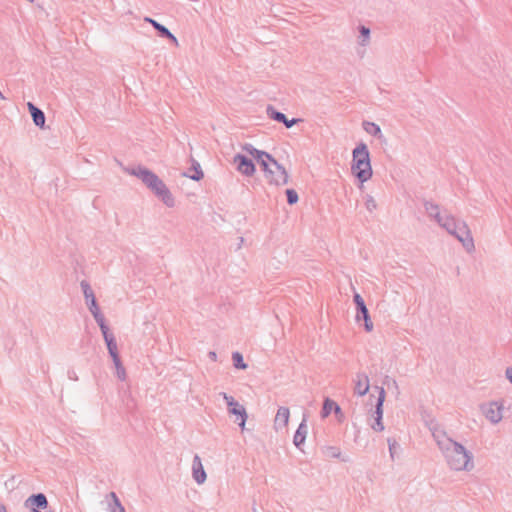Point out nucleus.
I'll list each match as a JSON object with an SVG mask.
<instances>
[{"label": "nucleus", "mask_w": 512, "mask_h": 512, "mask_svg": "<svg viewBox=\"0 0 512 512\" xmlns=\"http://www.w3.org/2000/svg\"><path fill=\"white\" fill-rule=\"evenodd\" d=\"M354 384V393L358 396H364L369 391L370 383L366 373L358 372L354 379Z\"/></svg>", "instance_id": "obj_12"}, {"label": "nucleus", "mask_w": 512, "mask_h": 512, "mask_svg": "<svg viewBox=\"0 0 512 512\" xmlns=\"http://www.w3.org/2000/svg\"><path fill=\"white\" fill-rule=\"evenodd\" d=\"M48 499L44 493H34L24 501V507L30 511L35 509H47Z\"/></svg>", "instance_id": "obj_8"}, {"label": "nucleus", "mask_w": 512, "mask_h": 512, "mask_svg": "<svg viewBox=\"0 0 512 512\" xmlns=\"http://www.w3.org/2000/svg\"><path fill=\"white\" fill-rule=\"evenodd\" d=\"M236 169L246 176H252L256 171V164L253 159L243 154H236L233 159Z\"/></svg>", "instance_id": "obj_7"}, {"label": "nucleus", "mask_w": 512, "mask_h": 512, "mask_svg": "<svg viewBox=\"0 0 512 512\" xmlns=\"http://www.w3.org/2000/svg\"><path fill=\"white\" fill-rule=\"evenodd\" d=\"M440 451L451 470L472 471L474 469L473 454L462 444L453 439L440 443Z\"/></svg>", "instance_id": "obj_2"}, {"label": "nucleus", "mask_w": 512, "mask_h": 512, "mask_svg": "<svg viewBox=\"0 0 512 512\" xmlns=\"http://www.w3.org/2000/svg\"><path fill=\"white\" fill-rule=\"evenodd\" d=\"M27 1L32 3L34 0H27Z\"/></svg>", "instance_id": "obj_49"}, {"label": "nucleus", "mask_w": 512, "mask_h": 512, "mask_svg": "<svg viewBox=\"0 0 512 512\" xmlns=\"http://www.w3.org/2000/svg\"><path fill=\"white\" fill-rule=\"evenodd\" d=\"M43 509L30 510L29 512H42Z\"/></svg>", "instance_id": "obj_45"}, {"label": "nucleus", "mask_w": 512, "mask_h": 512, "mask_svg": "<svg viewBox=\"0 0 512 512\" xmlns=\"http://www.w3.org/2000/svg\"><path fill=\"white\" fill-rule=\"evenodd\" d=\"M190 170L193 171V174L184 173L183 175L194 180V181H200L204 178V172H203L199 162L196 161L195 159H192Z\"/></svg>", "instance_id": "obj_25"}, {"label": "nucleus", "mask_w": 512, "mask_h": 512, "mask_svg": "<svg viewBox=\"0 0 512 512\" xmlns=\"http://www.w3.org/2000/svg\"><path fill=\"white\" fill-rule=\"evenodd\" d=\"M424 209L430 218H433L436 222L440 221L444 216L440 213L439 205L432 201L425 200L423 203Z\"/></svg>", "instance_id": "obj_19"}, {"label": "nucleus", "mask_w": 512, "mask_h": 512, "mask_svg": "<svg viewBox=\"0 0 512 512\" xmlns=\"http://www.w3.org/2000/svg\"><path fill=\"white\" fill-rule=\"evenodd\" d=\"M239 239H240V244H242L244 241L243 237H240Z\"/></svg>", "instance_id": "obj_48"}, {"label": "nucleus", "mask_w": 512, "mask_h": 512, "mask_svg": "<svg viewBox=\"0 0 512 512\" xmlns=\"http://www.w3.org/2000/svg\"><path fill=\"white\" fill-rule=\"evenodd\" d=\"M458 222L452 215L445 214L437 223L444 228L450 235L457 231Z\"/></svg>", "instance_id": "obj_17"}, {"label": "nucleus", "mask_w": 512, "mask_h": 512, "mask_svg": "<svg viewBox=\"0 0 512 512\" xmlns=\"http://www.w3.org/2000/svg\"><path fill=\"white\" fill-rule=\"evenodd\" d=\"M109 355L118 353L117 341L114 334L108 330L102 333Z\"/></svg>", "instance_id": "obj_20"}, {"label": "nucleus", "mask_w": 512, "mask_h": 512, "mask_svg": "<svg viewBox=\"0 0 512 512\" xmlns=\"http://www.w3.org/2000/svg\"><path fill=\"white\" fill-rule=\"evenodd\" d=\"M392 382H393V385L397 388V387H398V385H397L396 380H392Z\"/></svg>", "instance_id": "obj_47"}, {"label": "nucleus", "mask_w": 512, "mask_h": 512, "mask_svg": "<svg viewBox=\"0 0 512 512\" xmlns=\"http://www.w3.org/2000/svg\"><path fill=\"white\" fill-rule=\"evenodd\" d=\"M353 302L355 303V306H356V312L360 311L362 309H365L367 307L364 302V299L362 298V296L359 293H354Z\"/></svg>", "instance_id": "obj_33"}, {"label": "nucleus", "mask_w": 512, "mask_h": 512, "mask_svg": "<svg viewBox=\"0 0 512 512\" xmlns=\"http://www.w3.org/2000/svg\"><path fill=\"white\" fill-rule=\"evenodd\" d=\"M365 206L369 212H373L377 208V203L371 195H367L365 198Z\"/></svg>", "instance_id": "obj_35"}, {"label": "nucleus", "mask_w": 512, "mask_h": 512, "mask_svg": "<svg viewBox=\"0 0 512 512\" xmlns=\"http://www.w3.org/2000/svg\"><path fill=\"white\" fill-rule=\"evenodd\" d=\"M94 319H95L96 323L98 324L102 333L110 330L103 314L95 317Z\"/></svg>", "instance_id": "obj_34"}, {"label": "nucleus", "mask_w": 512, "mask_h": 512, "mask_svg": "<svg viewBox=\"0 0 512 512\" xmlns=\"http://www.w3.org/2000/svg\"><path fill=\"white\" fill-rule=\"evenodd\" d=\"M305 419L300 423L298 426V429L296 430L293 438V443L297 448H300V446L305 442L306 434H307V426L305 424Z\"/></svg>", "instance_id": "obj_24"}, {"label": "nucleus", "mask_w": 512, "mask_h": 512, "mask_svg": "<svg viewBox=\"0 0 512 512\" xmlns=\"http://www.w3.org/2000/svg\"><path fill=\"white\" fill-rule=\"evenodd\" d=\"M362 126H363V129L368 134L376 137L379 140H385V137H384L379 125L375 124L374 122L363 121Z\"/></svg>", "instance_id": "obj_23"}, {"label": "nucleus", "mask_w": 512, "mask_h": 512, "mask_svg": "<svg viewBox=\"0 0 512 512\" xmlns=\"http://www.w3.org/2000/svg\"><path fill=\"white\" fill-rule=\"evenodd\" d=\"M89 311L91 312L94 318L102 314L99 305L95 307L93 306V308H89Z\"/></svg>", "instance_id": "obj_40"}, {"label": "nucleus", "mask_w": 512, "mask_h": 512, "mask_svg": "<svg viewBox=\"0 0 512 512\" xmlns=\"http://www.w3.org/2000/svg\"><path fill=\"white\" fill-rule=\"evenodd\" d=\"M258 166L269 183L284 185L288 182L286 170L269 153L258 150Z\"/></svg>", "instance_id": "obj_4"}, {"label": "nucleus", "mask_w": 512, "mask_h": 512, "mask_svg": "<svg viewBox=\"0 0 512 512\" xmlns=\"http://www.w3.org/2000/svg\"><path fill=\"white\" fill-rule=\"evenodd\" d=\"M255 504H256V503H255V501H253V504H252V510H253V512H254V511H256Z\"/></svg>", "instance_id": "obj_46"}, {"label": "nucleus", "mask_w": 512, "mask_h": 512, "mask_svg": "<svg viewBox=\"0 0 512 512\" xmlns=\"http://www.w3.org/2000/svg\"><path fill=\"white\" fill-rule=\"evenodd\" d=\"M351 172L361 184L367 182L373 175L370 152L364 142H360L352 151Z\"/></svg>", "instance_id": "obj_3"}, {"label": "nucleus", "mask_w": 512, "mask_h": 512, "mask_svg": "<svg viewBox=\"0 0 512 512\" xmlns=\"http://www.w3.org/2000/svg\"><path fill=\"white\" fill-rule=\"evenodd\" d=\"M355 320L358 323L363 320L364 328L367 332H371L373 330V322L370 318V314L367 307L356 312Z\"/></svg>", "instance_id": "obj_21"}, {"label": "nucleus", "mask_w": 512, "mask_h": 512, "mask_svg": "<svg viewBox=\"0 0 512 512\" xmlns=\"http://www.w3.org/2000/svg\"><path fill=\"white\" fill-rule=\"evenodd\" d=\"M387 442H388V446H389V453H390V457L392 460H394L395 458V450L397 447H399L397 441L393 438H388L387 439Z\"/></svg>", "instance_id": "obj_36"}, {"label": "nucleus", "mask_w": 512, "mask_h": 512, "mask_svg": "<svg viewBox=\"0 0 512 512\" xmlns=\"http://www.w3.org/2000/svg\"><path fill=\"white\" fill-rule=\"evenodd\" d=\"M233 366L236 369L244 370L247 368V364L244 362L243 355L236 351L232 353Z\"/></svg>", "instance_id": "obj_29"}, {"label": "nucleus", "mask_w": 512, "mask_h": 512, "mask_svg": "<svg viewBox=\"0 0 512 512\" xmlns=\"http://www.w3.org/2000/svg\"><path fill=\"white\" fill-rule=\"evenodd\" d=\"M67 376L70 380L78 381V375L74 369H68Z\"/></svg>", "instance_id": "obj_39"}, {"label": "nucleus", "mask_w": 512, "mask_h": 512, "mask_svg": "<svg viewBox=\"0 0 512 512\" xmlns=\"http://www.w3.org/2000/svg\"><path fill=\"white\" fill-rule=\"evenodd\" d=\"M378 390V398L376 400L375 409L372 411L371 417L374 422L370 424L371 428L376 432H382L384 430L383 419V403L385 401L386 392L383 387L376 386Z\"/></svg>", "instance_id": "obj_5"}, {"label": "nucleus", "mask_w": 512, "mask_h": 512, "mask_svg": "<svg viewBox=\"0 0 512 512\" xmlns=\"http://www.w3.org/2000/svg\"><path fill=\"white\" fill-rule=\"evenodd\" d=\"M483 411L486 418L493 424H497L502 420L501 406L495 402L490 403Z\"/></svg>", "instance_id": "obj_15"}, {"label": "nucleus", "mask_w": 512, "mask_h": 512, "mask_svg": "<svg viewBox=\"0 0 512 512\" xmlns=\"http://www.w3.org/2000/svg\"><path fill=\"white\" fill-rule=\"evenodd\" d=\"M144 20H145V22H148L153 26V28L156 30L159 37L168 39L173 44L178 45L177 38L174 36V34H172L170 32V30L166 26H164L163 24L157 22L156 20H154L150 17H145Z\"/></svg>", "instance_id": "obj_11"}, {"label": "nucleus", "mask_w": 512, "mask_h": 512, "mask_svg": "<svg viewBox=\"0 0 512 512\" xmlns=\"http://www.w3.org/2000/svg\"><path fill=\"white\" fill-rule=\"evenodd\" d=\"M0 512H7L5 505L0 503Z\"/></svg>", "instance_id": "obj_44"}, {"label": "nucleus", "mask_w": 512, "mask_h": 512, "mask_svg": "<svg viewBox=\"0 0 512 512\" xmlns=\"http://www.w3.org/2000/svg\"><path fill=\"white\" fill-rule=\"evenodd\" d=\"M112 358V361L114 363V366L116 368V375L119 380L124 381L126 379V370L122 364L119 352L116 353V355H110Z\"/></svg>", "instance_id": "obj_27"}, {"label": "nucleus", "mask_w": 512, "mask_h": 512, "mask_svg": "<svg viewBox=\"0 0 512 512\" xmlns=\"http://www.w3.org/2000/svg\"><path fill=\"white\" fill-rule=\"evenodd\" d=\"M431 432H432V436L438 446V448L440 449V443H444V441H451L452 438H450L446 431L443 430L442 428L438 427V426H434L432 427L431 429Z\"/></svg>", "instance_id": "obj_26"}, {"label": "nucleus", "mask_w": 512, "mask_h": 512, "mask_svg": "<svg viewBox=\"0 0 512 512\" xmlns=\"http://www.w3.org/2000/svg\"><path fill=\"white\" fill-rule=\"evenodd\" d=\"M285 194L289 205H294L298 202V193L294 189H286Z\"/></svg>", "instance_id": "obj_32"}, {"label": "nucleus", "mask_w": 512, "mask_h": 512, "mask_svg": "<svg viewBox=\"0 0 512 512\" xmlns=\"http://www.w3.org/2000/svg\"><path fill=\"white\" fill-rule=\"evenodd\" d=\"M359 32H360L359 44L362 46H366L370 41V29L364 25H360Z\"/></svg>", "instance_id": "obj_30"}, {"label": "nucleus", "mask_w": 512, "mask_h": 512, "mask_svg": "<svg viewBox=\"0 0 512 512\" xmlns=\"http://www.w3.org/2000/svg\"><path fill=\"white\" fill-rule=\"evenodd\" d=\"M465 248L467 252H472L475 249L474 240L471 231L465 221H459L457 231L452 234Z\"/></svg>", "instance_id": "obj_6"}, {"label": "nucleus", "mask_w": 512, "mask_h": 512, "mask_svg": "<svg viewBox=\"0 0 512 512\" xmlns=\"http://www.w3.org/2000/svg\"><path fill=\"white\" fill-rule=\"evenodd\" d=\"M107 498L109 499V502H108V511L109 512H125V508L121 504V501L115 492H113V491L110 492L107 495Z\"/></svg>", "instance_id": "obj_22"}, {"label": "nucleus", "mask_w": 512, "mask_h": 512, "mask_svg": "<svg viewBox=\"0 0 512 512\" xmlns=\"http://www.w3.org/2000/svg\"><path fill=\"white\" fill-rule=\"evenodd\" d=\"M331 412L335 413L339 422H342L344 416L341 407L335 401L326 397L323 401L321 417L326 418L331 414Z\"/></svg>", "instance_id": "obj_9"}, {"label": "nucleus", "mask_w": 512, "mask_h": 512, "mask_svg": "<svg viewBox=\"0 0 512 512\" xmlns=\"http://www.w3.org/2000/svg\"><path fill=\"white\" fill-rule=\"evenodd\" d=\"M290 412L287 407H280L274 419V426L276 429H281L287 426L289 421Z\"/></svg>", "instance_id": "obj_18"}, {"label": "nucleus", "mask_w": 512, "mask_h": 512, "mask_svg": "<svg viewBox=\"0 0 512 512\" xmlns=\"http://www.w3.org/2000/svg\"><path fill=\"white\" fill-rule=\"evenodd\" d=\"M27 107L35 126L39 127L40 129H44L46 121L45 113L32 102H28Z\"/></svg>", "instance_id": "obj_14"}, {"label": "nucleus", "mask_w": 512, "mask_h": 512, "mask_svg": "<svg viewBox=\"0 0 512 512\" xmlns=\"http://www.w3.org/2000/svg\"><path fill=\"white\" fill-rule=\"evenodd\" d=\"M243 149L246 150L252 156V158L256 160V147H254L252 144H245Z\"/></svg>", "instance_id": "obj_38"}, {"label": "nucleus", "mask_w": 512, "mask_h": 512, "mask_svg": "<svg viewBox=\"0 0 512 512\" xmlns=\"http://www.w3.org/2000/svg\"><path fill=\"white\" fill-rule=\"evenodd\" d=\"M323 454L328 458H340L341 450L335 446H326L322 449Z\"/></svg>", "instance_id": "obj_31"}, {"label": "nucleus", "mask_w": 512, "mask_h": 512, "mask_svg": "<svg viewBox=\"0 0 512 512\" xmlns=\"http://www.w3.org/2000/svg\"><path fill=\"white\" fill-rule=\"evenodd\" d=\"M223 397H224V399H225V401H226V404H227L228 409L230 408V404H231L230 402H231V401H232V403H233V402H237V401H236L232 396H229V395H227L226 393H223Z\"/></svg>", "instance_id": "obj_41"}, {"label": "nucleus", "mask_w": 512, "mask_h": 512, "mask_svg": "<svg viewBox=\"0 0 512 512\" xmlns=\"http://www.w3.org/2000/svg\"><path fill=\"white\" fill-rule=\"evenodd\" d=\"M80 286L83 291L85 303H86L88 309L93 308V305H94V307L98 306L97 299L95 297V294H94L90 284L86 280H82L80 283Z\"/></svg>", "instance_id": "obj_16"}, {"label": "nucleus", "mask_w": 512, "mask_h": 512, "mask_svg": "<svg viewBox=\"0 0 512 512\" xmlns=\"http://www.w3.org/2000/svg\"><path fill=\"white\" fill-rule=\"evenodd\" d=\"M505 377L509 380V382L512 384V366L507 367L505 370Z\"/></svg>", "instance_id": "obj_42"}, {"label": "nucleus", "mask_w": 512, "mask_h": 512, "mask_svg": "<svg viewBox=\"0 0 512 512\" xmlns=\"http://www.w3.org/2000/svg\"><path fill=\"white\" fill-rule=\"evenodd\" d=\"M47 512H53V511H47Z\"/></svg>", "instance_id": "obj_50"}, {"label": "nucleus", "mask_w": 512, "mask_h": 512, "mask_svg": "<svg viewBox=\"0 0 512 512\" xmlns=\"http://www.w3.org/2000/svg\"><path fill=\"white\" fill-rule=\"evenodd\" d=\"M192 476L197 484H203L207 478L201 458L197 454L194 456L192 461Z\"/></svg>", "instance_id": "obj_13"}, {"label": "nucleus", "mask_w": 512, "mask_h": 512, "mask_svg": "<svg viewBox=\"0 0 512 512\" xmlns=\"http://www.w3.org/2000/svg\"><path fill=\"white\" fill-rule=\"evenodd\" d=\"M208 356H209V358H210L211 360H213V361H216V359H217V353H216L215 351H210V352L208 353Z\"/></svg>", "instance_id": "obj_43"}, {"label": "nucleus", "mask_w": 512, "mask_h": 512, "mask_svg": "<svg viewBox=\"0 0 512 512\" xmlns=\"http://www.w3.org/2000/svg\"><path fill=\"white\" fill-rule=\"evenodd\" d=\"M230 408L228 412L232 415L236 416V421H238V425L241 428L242 433L245 431V424L248 418L246 409L244 406L240 405L238 402H230Z\"/></svg>", "instance_id": "obj_10"}, {"label": "nucleus", "mask_w": 512, "mask_h": 512, "mask_svg": "<svg viewBox=\"0 0 512 512\" xmlns=\"http://www.w3.org/2000/svg\"><path fill=\"white\" fill-rule=\"evenodd\" d=\"M299 121H301V119L299 118H293L291 120H289L286 116H285V119L284 121H281V123H283L285 125L286 128H291L293 125H295L296 123H298Z\"/></svg>", "instance_id": "obj_37"}, {"label": "nucleus", "mask_w": 512, "mask_h": 512, "mask_svg": "<svg viewBox=\"0 0 512 512\" xmlns=\"http://www.w3.org/2000/svg\"><path fill=\"white\" fill-rule=\"evenodd\" d=\"M125 171L140 179L145 186L150 189L153 194L160 199L167 207L171 208L175 205V199L166 186V184L150 169L145 166L137 165L135 167L126 168Z\"/></svg>", "instance_id": "obj_1"}, {"label": "nucleus", "mask_w": 512, "mask_h": 512, "mask_svg": "<svg viewBox=\"0 0 512 512\" xmlns=\"http://www.w3.org/2000/svg\"><path fill=\"white\" fill-rule=\"evenodd\" d=\"M266 113L270 119L279 123H281V121H284L285 119V114L280 111H277L272 105H267Z\"/></svg>", "instance_id": "obj_28"}]
</instances>
